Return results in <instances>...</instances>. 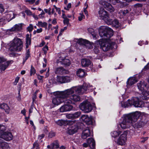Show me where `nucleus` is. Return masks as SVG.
Masks as SVG:
<instances>
[{
    "label": "nucleus",
    "instance_id": "obj_1",
    "mask_svg": "<svg viewBox=\"0 0 149 149\" xmlns=\"http://www.w3.org/2000/svg\"><path fill=\"white\" fill-rule=\"evenodd\" d=\"M99 32L101 37L103 39L99 40V45L104 51H107L111 48V45L108 40L113 36V30L108 26H103L100 27Z\"/></svg>",
    "mask_w": 149,
    "mask_h": 149
},
{
    "label": "nucleus",
    "instance_id": "obj_2",
    "mask_svg": "<svg viewBox=\"0 0 149 149\" xmlns=\"http://www.w3.org/2000/svg\"><path fill=\"white\" fill-rule=\"evenodd\" d=\"M72 88L73 92L68 95V96L66 97L65 100V103L66 104H75V102H78L80 100V97L78 95L74 94L71 95L74 93V91L77 93L79 94H82L86 90V88H82L81 87H73L70 89Z\"/></svg>",
    "mask_w": 149,
    "mask_h": 149
},
{
    "label": "nucleus",
    "instance_id": "obj_3",
    "mask_svg": "<svg viewBox=\"0 0 149 149\" xmlns=\"http://www.w3.org/2000/svg\"><path fill=\"white\" fill-rule=\"evenodd\" d=\"M73 92L72 88L68 89L63 91L57 92V95L52 100L53 104L55 105H58L64 102L65 100V98Z\"/></svg>",
    "mask_w": 149,
    "mask_h": 149
},
{
    "label": "nucleus",
    "instance_id": "obj_4",
    "mask_svg": "<svg viewBox=\"0 0 149 149\" xmlns=\"http://www.w3.org/2000/svg\"><path fill=\"white\" fill-rule=\"evenodd\" d=\"M121 106L126 108L133 105L135 107H142L144 106V103L142 100H140L138 98L134 97L131 100H128L127 102H121Z\"/></svg>",
    "mask_w": 149,
    "mask_h": 149
},
{
    "label": "nucleus",
    "instance_id": "obj_5",
    "mask_svg": "<svg viewBox=\"0 0 149 149\" xmlns=\"http://www.w3.org/2000/svg\"><path fill=\"white\" fill-rule=\"evenodd\" d=\"M139 114L138 113H133L129 114L124 115L123 117V120L121 123L120 124L121 127L123 129H125L127 128V123H130L131 120V118L132 117H134V118H137L139 116Z\"/></svg>",
    "mask_w": 149,
    "mask_h": 149
},
{
    "label": "nucleus",
    "instance_id": "obj_6",
    "mask_svg": "<svg viewBox=\"0 0 149 149\" xmlns=\"http://www.w3.org/2000/svg\"><path fill=\"white\" fill-rule=\"evenodd\" d=\"M23 47L22 42L20 38H15L10 45L9 49L11 51H20Z\"/></svg>",
    "mask_w": 149,
    "mask_h": 149
},
{
    "label": "nucleus",
    "instance_id": "obj_7",
    "mask_svg": "<svg viewBox=\"0 0 149 149\" xmlns=\"http://www.w3.org/2000/svg\"><path fill=\"white\" fill-rule=\"evenodd\" d=\"M95 106V104L92 105L88 100H85L80 104L79 107L81 110L85 113H88L92 111Z\"/></svg>",
    "mask_w": 149,
    "mask_h": 149
},
{
    "label": "nucleus",
    "instance_id": "obj_8",
    "mask_svg": "<svg viewBox=\"0 0 149 149\" xmlns=\"http://www.w3.org/2000/svg\"><path fill=\"white\" fill-rule=\"evenodd\" d=\"M135 113H138L139 114V116L137 118H134V117H132L130 120L131 121L130 124L132 126L135 128H141L144 126L146 124V122L144 120H142L139 121H137V120L139 118L141 114L140 112L139 111H136Z\"/></svg>",
    "mask_w": 149,
    "mask_h": 149
},
{
    "label": "nucleus",
    "instance_id": "obj_9",
    "mask_svg": "<svg viewBox=\"0 0 149 149\" xmlns=\"http://www.w3.org/2000/svg\"><path fill=\"white\" fill-rule=\"evenodd\" d=\"M71 78L68 76H58L56 77V81L60 84H63L69 82Z\"/></svg>",
    "mask_w": 149,
    "mask_h": 149
},
{
    "label": "nucleus",
    "instance_id": "obj_10",
    "mask_svg": "<svg viewBox=\"0 0 149 149\" xmlns=\"http://www.w3.org/2000/svg\"><path fill=\"white\" fill-rule=\"evenodd\" d=\"M127 132H124L121 134L118 140L117 143L118 145H123L125 144L127 140Z\"/></svg>",
    "mask_w": 149,
    "mask_h": 149
},
{
    "label": "nucleus",
    "instance_id": "obj_11",
    "mask_svg": "<svg viewBox=\"0 0 149 149\" xmlns=\"http://www.w3.org/2000/svg\"><path fill=\"white\" fill-rule=\"evenodd\" d=\"M100 3L103 5L104 8H106L107 10L110 12H113L114 10V9L111 5L107 1L101 0L100 1Z\"/></svg>",
    "mask_w": 149,
    "mask_h": 149
},
{
    "label": "nucleus",
    "instance_id": "obj_12",
    "mask_svg": "<svg viewBox=\"0 0 149 149\" xmlns=\"http://www.w3.org/2000/svg\"><path fill=\"white\" fill-rule=\"evenodd\" d=\"M147 83L143 80L140 81L137 84L138 88L142 92V94L141 97L143 95V93L144 92H147L145 91L146 89L147 88Z\"/></svg>",
    "mask_w": 149,
    "mask_h": 149
},
{
    "label": "nucleus",
    "instance_id": "obj_13",
    "mask_svg": "<svg viewBox=\"0 0 149 149\" xmlns=\"http://www.w3.org/2000/svg\"><path fill=\"white\" fill-rule=\"evenodd\" d=\"M0 136L1 139L6 141L11 140L13 139V135L11 133L9 132H5L1 134Z\"/></svg>",
    "mask_w": 149,
    "mask_h": 149
},
{
    "label": "nucleus",
    "instance_id": "obj_14",
    "mask_svg": "<svg viewBox=\"0 0 149 149\" xmlns=\"http://www.w3.org/2000/svg\"><path fill=\"white\" fill-rule=\"evenodd\" d=\"M65 104L62 106L60 109L61 112H64L68 111H70L72 110L73 107L70 105V104H66L65 103V100L64 101Z\"/></svg>",
    "mask_w": 149,
    "mask_h": 149
},
{
    "label": "nucleus",
    "instance_id": "obj_15",
    "mask_svg": "<svg viewBox=\"0 0 149 149\" xmlns=\"http://www.w3.org/2000/svg\"><path fill=\"white\" fill-rule=\"evenodd\" d=\"M73 123V121L72 120H59L56 122L57 124L60 126L72 125Z\"/></svg>",
    "mask_w": 149,
    "mask_h": 149
},
{
    "label": "nucleus",
    "instance_id": "obj_16",
    "mask_svg": "<svg viewBox=\"0 0 149 149\" xmlns=\"http://www.w3.org/2000/svg\"><path fill=\"white\" fill-rule=\"evenodd\" d=\"M5 13H7L6 19L9 21L14 18L16 15L12 11H6Z\"/></svg>",
    "mask_w": 149,
    "mask_h": 149
},
{
    "label": "nucleus",
    "instance_id": "obj_17",
    "mask_svg": "<svg viewBox=\"0 0 149 149\" xmlns=\"http://www.w3.org/2000/svg\"><path fill=\"white\" fill-rule=\"evenodd\" d=\"M98 13L99 16L102 18V19L104 20V19L107 17L109 15L107 12L105 11L103 8H100L99 11Z\"/></svg>",
    "mask_w": 149,
    "mask_h": 149
},
{
    "label": "nucleus",
    "instance_id": "obj_18",
    "mask_svg": "<svg viewBox=\"0 0 149 149\" xmlns=\"http://www.w3.org/2000/svg\"><path fill=\"white\" fill-rule=\"evenodd\" d=\"M137 80L135 77H130L127 82V87L132 86L137 82Z\"/></svg>",
    "mask_w": 149,
    "mask_h": 149
},
{
    "label": "nucleus",
    "instance_id": "obj_19",
    "mask_svg": "<svg viewBox=\"0 0 149 149\" xmlns=\"http://www.w3.org/2000/svg\"><path fill=\"white\" fill-rule=\"evenodd\" d=\"M78 130L77 127L76 125H73L68 128L67 132L69 134H72L77 132Z\"/></svg>",
    "mask_w": 149,
    "mask_h": 149
},
{
    "label": "nucleus",
    "instance_id": "obj_20",
    "mask_svg": "<svg viewBox=\"0 0 149 149\" xmlns=\"http://www.w3.org/2000/svg\"><path fill=\"white\" fill-rule=\"evenodd\" d=\"M81 62L82 67H88L91 64V61L87 58H83L81 60Z\"/></svg>",
    "mask_w": 149,
    "mask_h": 149
},
{
    "label": "nucleus",
    "instance_id": "obj_21",
    "mask_svg": "<svg viewBox=\"0 0 149 149\" xmlns=\"http://www.w3.org/2000/svg\"><path fill=\"white\" fill-rule=\"evenodd\" d=\"M65 58V57L64 54L61 53L58 54L56 63L57 64L60 63L61 64Z\"/></svg>",
    "mask_w": 149,
    "mask_h": 149
},
{
    "label": "nucleus",
    "instance_id": "obj_22",
    "mask_svg": "<svg viewBox=\"0 0 149 149\" xmlns=\"http://www.w3.org/2000/svg\"><path fill=\"white\" fill-rule=\"evenodd\" d=\"M90 134V130L88 128H87L83 131L81 137L83 139H85L89 136Z\"/></svg>",
    "mask_w": 149,
    "mask_h": 149
},
{
    "label": "nucleus",
    "instance_id": "obj_23",
    "mask_svg": "<svg viewBox=\"0 0 149 149\" xmlns=\"http://www.w3.org/2000/svg\"><path fill=\"white\" fill-rule=\"evenodd\" d=\"M56 74H62L66 73V70L62 67L56 68L54 71Z\"/></svg>",
    "mask_w": 149,
    "mask_h": 149
},
{
    "label": "nucleus",
    "instance_id": "obj_24",
    "mask_svg": "<svg viewBox=\"0 0 149 149\" xmlns=\"http://www.w3.org/2000/svg\"><path fill=\"white\" fill-rule=\"evenodd\" d=\"M87 142L90 147L92 149H94L95 147V142L92 138H89L87 141Z\"/></svg>",
    "mask_w": 149,
    "mask_h": 149
},
{
    "label": "nucleus",
    "instance_id": "obj_25",
    "mask_svg": "<svg viewBox=\"0 0 149 149\" xmlns=\"http://www.w3.org/2000/svg\"><path fill=\"white\" fill-rule=\"evenodd\" d=\"M78 87H81L82 88H86V90L84 93H86L87 91L88 92L92 91H93V89L91 88L93 87L92 86V85L90 86L86 83H84L82 86H78Z\"/></svg>",
    "mask_w": 149,
    "mask_h": 149
},
{
    "label": "nucleus",
    "instance_id": "obj_26",
    "mask_svg": "<svg viewBox=\"0 0 149 149\" xmlns=\"http://www.w3.org/2000/svg\"><path fill=\"white\" fill-rule=\"evenodd\" d=\"M0 108L3 109L7 114L9 113L10 108L8 105L5 103H3L0 104Z\"/></svg>",
    "mask_w": 149,
    "mask_h": 149
},
{
    "label": "nucleus",
    "instance_id": "obj_27",
    "mask_svg": "<svg viewBox=\"0 0 149 149\" xmlns=\"http://www.w3.org/2000/svg\"><path fill=\"white\" fill-rule=\"evenodd\" d=\"M10 61H8L6 62L0 64V70L1 71L5 70L9 65Z\"/></svg>",
    "mask_w": 149,
    "mask_h": 149
},
{
    "label": "nucleus",
    "instance_id": "obj_28",
    "mask_svg": "<svg viewBox=\"0 0 149 149\" xmlns=\"http://www.w3.org/2000/svg\"><path fill=\"white\" fill-rule=\"evenodd\" d=\"M129 12V10L127 9L120 10L118 11V14H119L120 18H123Z\"/></svg>",
    "mask_w": 149,
    "mask_h": 149
},
{
    "label": "nucleus",
    "instance_id": "obj_29",
    "mask_svg": "<svg viewBox=\"0 0 149 149\" xmlns=\"http://www.w3.org/2000/svg\"><path fill=\"white\" fill-rule=\"evenodd\" d=\"M31 37L29 34H27L26 35V48H28L29 45L31 44Z\"/></svg>",
    "mask_w": 149,
    "mask_h": 149
},
{
    "label": "nucleus",
    "instance_id": "obj_30",
    "mask_svg": "<svg viewBox=\"0 0 149 149\" xmlns=\"http://www.w3.org/2000/svg\"><path fill=\"white\" fill-rule=\"evenodd\" d=\"M143 96L140 97V99L147 100L149 99V91L148 92H144L143 93Z\"/></svg>",
    "mask_w": 149,
    "mask_h": 149
},
{
    "label": "nucleus",
    "instance_id": "obj_31",
    "mask_svg": "<svg viewBox=\"0 0 149 149\" xmlns=\"http://www.w3.org/2000/svg\"><path fill=\"white\" fill-rule=\"evenodd\" d=\"M77 75L80 77H84L85 73L84 70L81 69H79L77 72Z\"/></svg>",
    "mask_w": 149,
    "mask_h": 149
},
{
    "label": "nucleus",
    "instance_id": "obj_32",
    "mask_svg": "<svg viewBox=\"0 0 149 149\" xmlns=\"http://www.w3.org/2000/svg\"><path fill=\"white\" fill-rule=\"evenodd\" d=\"M22 24H16L13 27L11 30L12 31H18L22 29Z\"/></svg>",
    "mask_w": 149,
    "mask_h": 149
},
{
    "label": "nucleus",
    "instance_id": "obj_33",
    "mask_svg": "<svg viewBox=\"0 0 149 149\" xmlns=\"http://www.w3.org/2000/svg\"><path fill=\"white\" fill-rule=\"evenodd\" d=\"M50 146L52 147L51 149H53L54 147L56 148H58L59 147V145L58 141L57 140H55L53 142L51 143Z\"/></svg>",
    "mask_w": 149,
    "mask_h": 149
},
{
    "label": "nucleus",
    "instance_id": "obj_34",
    "mask_svg": "<svg viewBox=\"0 0 149 149\" xmlns=\"http://www.w3.org/2000/svg\"><path fill=\"white\" fill-rule=\"evenodd\" d=\"M93 43L87 40L84 46L87 49H91L93 48Z\"/></svg>",
    "mask_w": 149,
    "mask_h": 149
},
{
    "label": "nucleus",
    "instance_id": "obj_35",
    "mask_svg": "<svg viewBox=\"0 0 149 149\" xmlns=\"http://www.w3.org/2000/svg\"><path fill=\"white\" fill-rule=\"evenodd\" d=\"M47 23L45 22H42L41 21H39L36 25L39 27H45V29L47 28Z\"/></svg>",
    "mask_w": 149,
    "mask_h": 149
},
{
    "label": "nucleus",
    "instance_id": "obj_36",
    "mask_svg": "<svg viewBox=\"0 0 149 149\" xmlns=\"http://www.w3.org/2000/svg\"><path fill=\"white\" fill-rule=\"evenodd\" d=\"M109 16L108 15L107 17L104 18V20L108 25H111L113 20L112 19L110 18Z\"/></svg>",
    "mask_w": 149,
    "mask_h": 149
},
{
    "label": "nucleus",
    "instance_id": "obj_37",
    "mask_svg": "<svg viewBox=\"0 0 149 149\" xmlns=\"http://www.w3.org/2000/svg\"><path fill=\"white\" fill-rule=\"evenodd\" d=\"M94 48L93 49V51L96 54H98L100 51V47L99 45L95 44L94 45Z\"/></svg>",
    "mask_w": 149,
    "mask_h": 149
},
{
    "label": "nucleus",
    "instance_id": "obj_38",
    "mask_svg": "<svg viewBox=\"0 0 149 149\" xmlns=\"http://www.w3.org/2000/svg\"><path fill=\"white\" fill-rule=\"evenodd\" d=\"M121 133L120 131H114L111 132V135L112 137L116 138L118 136L119 134H121Z\"/></svg>",
    "mask_w": 149,
    "mask_h": 149
},
{
    "label": "nucleus",
    "instance_id": "obj_39",
    "mask_svg": "<svg viewBox=\"0 0 149 149\" xmlns=\"http://www.w3.org/2000/svg\"><path fill=\"white\" fill-rule=\"evenodd\" d=\"M86 40H84L82 38H80L79 39H77L76 42L77 43L81 45H83L84 46L85 43L86 41Z\"/></svg>",
    "mask_w": 149,
    "mask_h": 149
},
{
    "label": "nucleus",
    "instance_id": "obj_40",
    "mask_svg": "<svg viewBox=\"0 0 149 149\" xmlns=\"http://www.w3.org/2000/svg\"><path fill=\"white\" fill-rule=\"evenodd\" d=\"M112 26L115 28H118L120 25V24L119 22L116 19H115L113 21L112 23Z\"/></svg>",
    "mask_w": 149,
    "mask_h": 149
},
{
    "label": "nucleus",
    "instance_id": "obj_41",
    "mask_svg": "<svg viewBox=\"0 0 149 149\" xmlns=\"http://www.w3.org/2000/svg\"><path fill=\"white\" fill-rule=\"evenodd\" d=\"M70 64V60L68 59L65 58L61 65L68 66Z\"/></svg>",
    "mask_w": 149,
    "mask_h": 149
},
{
    "label": "nucleus",
    "instance_id": "obj_42",
    "mask_svg": "<svg viewBox=\"0 0 149 149\" xmlns=\"http://www.w3.org/2000/svg\"><path fill=\"white\" fill-rule=\"evenodd\" d=\"M30 56V54H29V50L28 49V50H27L26 52V56L25 58H24L23 63L24 64L25 62L26 61V60L28 59L29 57Z\"/></svg>",
    "mask_w": 149,
    "mask_h": 149
},
{
    "label": "nucleus",
    "instance_id": "obj_43",
    "mask_svg": "<svg viewBox=\"0 0 149 149\" xmlns=\"http://www.w3.org/2000/svg\"><path fill=\"white\" fill-rule=\"evenodd\" d=\"M81 112L80 111H77L75 113L73 114L72 115V116L73 118H78L81 115Z\"/></svg>",
    "mask_w": 149,
    "mask_h": 149
},
{
    "label": "nucleus",
    "instance_id": "obj_44",
    "mask_svg": "<svg viewBox=\"0 0 149 149\" xmlns=\"http://www.w3.org/2000/svg\"><path fill=\"white\" fill-rule=\"evenodd\" d=\"M92 119V116L89 117L88 116L86 120V121H85V122L86 124H89L91 123Z\"/></svg>",
    "mask_w": 149,
    "mask_h": 149
},
{
    "label": "nucleus",
    "instance_id": "obj_45",
    "mask_svg": "<svg viewBox=\"0 0 149 149\" xmlns=\"http://www.w3.org/2000/svg\"><path fill=\"white\" fill-rule=\"evenodd\" d=\"M35 148L36 149H39L40 148L39 145L37 141H36L33 144V147L32 148Z\"/></svg>",
    "mask_w": 149,
    "mask_h": 149
},
{
    "label": "nucleus",
    "instance_id": "obj_46",
    "mask_svg": "<svg viewBox=\"0 0 149 149\" xmlns=\"http://www.w3.org/2000/svg\"><path fill=\"white\" fill-rule=\"evenodd\" d=\"M110 1L114 4H115L116 3H120L123 4L124 3L121 2L119 0H109Z\"/></svg>",
    "mask_w": 149,
    "mask_h": 149
},
{
    "label": "nucleus",
    "instance_id": "obj_47",
    "mask_svg": "<svg viewBox=\"0 0 149 149\" xmlns=\"http://www.w3.org/2000/svg\"><path fill=\"white\" fill-rule=\"evenodd\" d=\"M55 135L56 134L55 132H51L49 133L48 137L49 138H52L54 137Z\"/></svg>",
    "mask_w": 149,
    "mask_h": 149
},
{
    "label": "nucleus",
    "instance_id": "obj_48",
    "mask_svg": "<svg viewBox=\"0 0 149 149\" xmlns=\"http://www.w3.org/2000/svg\"><path fill=\"white\" fill-rule=\"evenodd\" d=\"M36 73V70L34 67L32 66V65L31 66V69L30 71V74L31 75L32 74H34Z\"/></svg>",
    "mask_w": 149,
    "mask_h": 149
},
{
    "label": "nucleus",
    "instance_id": "obj_49",
    "mask_svg": "<svg viewBox=\"0 0 149 149\" xmlns=\"http://www.w3.org/2000/svg\"><path fill=\"white\" fill-rule=\"evenodd\" d=\"M33 29V26L32 24H30L29 26L27 28L28 31L29 32H31L32 31Z\"/></svg>",
    "mask_w": 149,
    "mask_h": 149
},
{
    "label": "nucleus",
    "instance_id": "obj_50",
    "mask_svg": "<svg viewBox=\"0 0 149 149\" xmlns=\"http://www.w3.org/2000/svg\"><path fill=\"white\" fill-rule=\"evenodd\" d=\"M88 116L87 115H82L81 117V118L82 120L84 121L85 122V121H86V118L88 117Z\"/></svg>",
    "mask_w": 149,
    "mask_h": 149
},
{
    "label": "nucleus",
    "instance_id": "obj_51",
    "mask_svg": "<svg viewBox=\"0 0 149 149\" xmlns=\"http://www.w3.org/2000/svg\"><path fill=\"white\" fill-rule=\"evenodd\" d=\"M84 17L85 16L83 13H80V16L78 17V19L79 21H81Z\"/></svg>",
    "mask_w": 149,
    "mask_h": 149
},
{
    "label": "nucleus",
    "instance_id": "obj_52",
    "mask_svg": "<svg viewBox=\"0 0 149 149\" xmlns=\"http://www.w3.org/2000/svg\"><path fill=\"white\" fill-rule=\"evenodd\" d=\"M69 20L67 18L64 19L63 20V23L64 24L68 25L69 24Z\"/></svg>",
    "mask_w": 149,
    "mask_h": 149
},
{
    "label": "nucleus",
    "instance_id": "obj_53",
    "mask_svg": "<svg viewBox=\"0 0 149 149\" xmlns=\"http://www.w3.org/2000/svg\"><path fill=\"white\" fill-rule=\"evenodd\" d=\"M4 9L3 8V6L2 4H0V12L2 13L4 12Z\"/></svg>",
    "mask_w": 149,
    "mask_h": 149
},
{
    "label": "nucleus",
    "instance_id": "obj_54",
    "mask_svg": "<svg viewBox=\"0 0 149 149\" xmlns=\"http://www.w3.org/2000/svg\"><path fill=\"white\" fill-rule=\"evenodd\" d=\"M36 1V0H25V1L26 2H28L30 4H33Z\"/></svg>",
    "mask_w": 149,
    "mask_h": 149
},
{
    "label": "nucleus",
    "instance_id": "obj_55",
    "mask_svg": "<svg viewBox=\"0 0 149 149\" xmlns=\"http://www.w3.org/2000/svg\"><path fill=\"white\" fill-rule=\"evenodd\" d=\"M42 50L44 51V53L45 54L47 52V51L48 50V47L47 45H45L42 48Z\"/></svg>",
    "mask_w": 149,
    "mask_h": 149
},
{
    "label": "nucleus",
    "instance_id": "obj_56",
    "mask_svg": "<svg viewBox=\"0 0 149 149\" xmlns=\"http://www.w3.org/2000/svg\"><path fill=\"white\" fill-rule=\"evenodd\" d=\"M6 61V60L3 57H0V64L4 63Z\"/></svg>",
    "mask_w": 149,
    "mask_h": 149
},
{
    "label": "nucleus",
    "instance_id": "obj_57",
    "mask_svg": "<svg viewBox=\"0 0 149 149\" xmlns=\"http://www.w3.org/2000/svg\"><path fill=\"white\" fill-rule=\"evenodd\" d=\"M25 12L28 15H31L32 14V12L29 10H25Z\"/></svg>",
    "mask_w": 149,
    "mask_h": 149
},
{
    "label": "nucleus",
    "instance_id": "obj_58",
    "mask_svg": "<svg viewBox=\"0 0 149 149\" xmlns=\"http://www.w3.org/2000/svg\"><path fill=\"white\" fill-rule=\"evenodd\" d=\"M148 139V137H142L141 139V142L144 143Z\"/></svg>",
    "mask_w": 149,
    "mask_h": 149
},
{
    "label": "nucleus",
    "instance_id": "obj_59",
    "mask_svg": "<svg viewBox=\"0 0 149 149\" xmlns=\"http://www.w3.org/2000/svg\"><path fill=\"white\" fill-rule=\"evenodd\" d=\"M19 79V77H17L16 78L15 82H14V85H16L17 83L18 82Z\"/></svg>",
    "mask_w": 149,
    "mask_h": 149
},
{
    "label": "nucleus",
    "instance_id": "obj_60",
    "mask_svg": "<svg viewBox=\"0 0 149 149\" xmlns=\"http://www.w3.org/2000/svg\"><path fill=\"white\" fill-rule=\"evenodd\" d=\"M63 31V29H61L59 32V34L57 37V40H58V38L59 36L62 35V33Z\"/></svg>",
    "mask_w": 149,
    "mask_h": 149
},
{
    "label": "nucleus",
    "instance_id": "obj_61",
    "mask_svg": "<svg viewBox=\"0 0 149 149\" xmlns=\"http://www.w3.org/2000/svg\"><path fill=\"white\" fill-rule=\"evenodd\" d=\"M88 7V5L87 4L86 5V8H85L84 10V12L85 15H88V11L86 10V9Z\"/></svg>",
    "mask_w": 149,
    "mask_h": 149
},
{
    "label": "nucleus",
    "instance_id": "obj_62",
    "mask_svg": "<svg viewBox=\"0 0 149 149\" xmlns=\"http://www.w3.org/2000/svg\"><path fill=\"white\" fill-rule=\"evenodd\" d=\"M45 136V135L44 134H42L38 136V138L40 139H42Z\"/></svg>",
    "mask_w": 149,
    "mask_h": 149
},
{
    "label": "nucleus",
    "instance_id": "obj_63",
    "mask_svg": "<svg viewBox=\"0 0 149 149\" xmlns=\"http://www.w3.org/2000/svg\"><path fill=\"white\" fill-rule=\"evenodd\" d=\"M33 107L32 106H31L30 107L29 110V115H30V113H31L33 111Z\"/></svg>",
    "mask_w": 149,
    "mask_h": 149
},
{
    "label": "nucleus",
    "instance_id": "obj_64",
    "mask_svg": "<svg viewBox=\"0 0 149 149\" xmlns=\"http://www.w3.org/2000/svg\"><path fill=\"white\" fill-rule=\"evenodd\" d=\"M42 28H40V29H37L36 30V32L38 33H40L42 31Z\"/></svg>",
    "mask_w": 149,
    "mask_h": 149
}]
</instances>
